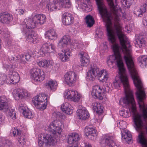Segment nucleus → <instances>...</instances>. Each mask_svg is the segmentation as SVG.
I'll use <instances>...</instances> for the list:
<instances>
[{"mask_svg": "<svg viewBox=\"0 0 147 147\" xmlns=\"http://www.w3.org/2000/svg\"><path fill=\"white\" fill-rule=\"evenodd\" d=\"M131 110L134 127L140 132L138 135L139 142L144 146H147V123L143 121L147 119V109H140V113H136V109Z\"/></svg>", "mask_w": 147, "mask_h": 147, "instance_id": "f257e3e1", "label": "nucleus"}, {"mask_svg": "<svg viewBox=\"0 0 147 147\" xmlns=\"http://www.w3.org/2000/svg\"><path fill=\"white\" fill-rule=\"evenodd\" d=\"M97 76L100 81L102 82L106 81L109 77L108 74L104 73V71H99V68L96 65L91 66V69L89 70L87 74V78L91 80L94 81Z\"/></svg>", "mask_w": 147, "mask_h": 147, "instance_id": "f03ea898", "label": "nucleus"}, {"mask_svg": "<svg viewBox=\"0 0 147 147\" xmlns=\"http://www.w3.org/2000/svg\"><path fill=\"white\" fill-rule=\"evenodd\" d=\"M46 17L45 15L37 14L35 15L32 19H26L24 20V24L26 25L28 28H34L37 25H41L44 24L46 21Z\"/></svg>", "mask_w": 147, "mask_h": 147, "instance_id": "7ed1b4c3", "label": "nucleus"}, {"mask_svg": "<svg viewBox=\"0 0 147 147\" xmlns=\"http://www.w3.org/2000/svg\"><path fill=\"white\" fill-rule=\"evenodd\" d=\"M58 6L61 7L69 9L71 7V3L70 0H50L46 7L49 11H51L56 10Z\"/></svg>", "mask_w": 147, "mask_h": 147, "instance_id": "20e7f679", "label": "nucleus"}, {"mask_svg": "<svg viewBox=\"0 0 147 147\" xmlns=\"http://www.w3.org/2000/svg\"><path fill=\"white\" fill-rule=\"evenodd\" d=\"M7 102V100L5 96H1V111H3L5 112L7 115L10 117H11L12 119L13 118L12 116L14 113L13 118L15 119H16V116L14 109L8 107Z\"/></svg>", "mask_w": 147, "mask_h": 147, "instance_id": "39448f33", "label": "nucleus"}, {"mask_svg": "<svg viewBox=\"0 0 147 147\" xmlns=\"http://www.w3.org/2000/svg\"><path fill=\"white\" fill-rule=\"evenodd\" d=\"M56 142L55 138L51 134H41L39 135L38 143L40 147H43L44 143L50 146H53L56 143Z\"/></svg>", "mask_w": 147, "mask_h": 147, "instance_id": "423d86ee", "label": "nucleus"}, {"mask_svg": "<svg viewBox=\"0 0 147 147\" xmlns=\"http://www.w3.org/2000/svg\"><path fill=\"white\" fill-rule=\"evenodd\" d=\"M1 80V84L4 83L15 84L18 83L20 81V77L17 72L13 71L12 72H10L8 77L4 74L2 77Z\"/></svg>", "mask_w": 147, "mask_h": 147, "instance_id": "0eeeda50", "label": "nucleus"}, {"mask_svg": "<svg viewBox=\"0 0 147 147\" xmlns=\"http://www.w3.org/2000/svg\"><path fill=\"white\" fill-rule=\"evenodd\" d=\"M62 126H63V125L62 121L57 120H55L50 123L47 129L54 135L57 134H60L62 131L61 127Z\"/></svg>", "mask_w": 147, "mask_h": 147, "instance_id": "6e6552de", "label": "nucleus"}, {"mask_svg": "<svg viewBox=\"0 0 147 147\" xmlns=\"http://www.w3.org/2000/svg\"><path fill=\"white\" fill-rule=\"evenodd\" d=\"M31 78L35 81L41 82L45 78L44 72L41 69L33 68L30 71Z\"/></svg>", "mask_w": 147, "mask_h": 147, "instance_id": "1a4fd4ad", "label": "nucleus"}, {"mask_svg": "<svg viewBox=\"0 0 147 147\" xmlns=\"http://www.w3.org/2000/svg\"><path fill=\"white\" fill-rule=\"evenodd\" d=\"M112 138L108 134L103 135L100 140L101 145L103 147L108 146L109 147H121L120 146H117L115 144L112 140Z\"/></svg>", "mask_w": 147, "mask_h": 147, "instance_id": "9d476101", "label": "nucleus"}, {"mask_svg": "<svg viewBox=\"0 0 147 147\" xmlns=\"http://www.w3.org/2000/svg\"><path fill=\"white\" fill-rule=\"evenodd\" d=\"M76 75L72 71L67 72L64 75L65 80L66 84L69 86L74 85L76 80Z\"/></svg>", "mask_w": 147, "mask_h": 147, "instance_id": "9b49d317", "label": "nucleus"}, {"mask_svg": "<svg viewBox=\"0 0 147 147\" xmlns=\"http://www.w3.org/2000/svg\"><path fill=\"white\" fill-rule=\"evenodd\" d=\"M12 94L13 97L16 100L22 99L29 96L27 91L20 89L14 90Z\"/></svg>", "mask_w": 147, "mask_h": 147, "instance_id": "f8f14e48", "label": "nucleus"}, {"mask_svg": "<svg viewBox=\"0 0 147 147\" xmlns=\"http://www.w3.org/2000/svg\"><path fill=\"white\" fill-rule=\"evenodd\" d=\"M78 109L77 113L79 119L85 120L89 118V114L85 107L80 105L78 106Z\"/></svg>", "mask_w": 147, "mask_h": 147, "instance_id": "ddd939ff", "label": "nucleus"}, {"mask_svg": "<svg viewBox=\"0 0 147 147\" xmlns=\"http://www.w3.org/2000/svg\"><path fill=\"white\" fill-rule=\"evenodd\" d=\"M79 140L78 134L74 133L69 135L68 142L70 144L69 147H78V142Z\"/></svg>", "mask_w": 147, "mask_h": 147, "instance_id": "4468645a", "label": "nucleus"}, {"mask_svg": "<svg viewBox=\"0 0 147 147\" xmlns=\"http://www.w3.org/2000/svg\"><path fill=\"white\" fill-rule=\"evenodd\" d=\"M40 50V52H41L43 54L48 53H54L55 52V47L54 44L45 43L42 45Z\"/></svg>", "mask_w": 147, "mask_h": 147, "instance_id": "2eb2a0df", "label": "nucleus"}, {"mask_svg": "<svg viewBox=\"0 0 147 147\" xmlns=\"http://www.w3.org/2000/svg\"><path fill=\"white\" fill-rule=\"evenodd\" d=\"M102 89V88L98 85H96L93 87L92 95L94 98H98L100 100L103 99Z\"/></svg>", "mask_w": 147, "mask_h": 147, "instance_id": "dca6fc26", "label": "nucleus"}, {"mask_svg": "<svg viewBox=\"0 0 147 147\" xmlns=\"http://www.w3.org/2000/svg\"><path fill=\"white\" fill-rule=\"evenodd\" d=\"M62 22L66 25H68L73 23L74 18L73 16L67 12L64 13L62 15Z\"/></svg>", "mask_w": 147, "mask_h": 147, "instance_id": "f3484780", "label": "nucleus"}, {"mask_svg": "<svg viewBox=\"0 0 147 147\" xmlns=\"http://www.w3.org/2000/svg\"><path fill=\"white\" fill-rule=\"evenodd\" d=\"M96 130L92 127H86L85 129V134L90 140H94L96 139L97 134Z\"/></svg>", "mask_w": 147, "mask_h": 147, "instance_id": "a211bd4d", "label": "nucleus"}, {"mask_svg": "<svg viewBox=\"0 0 147 147\" xmlns=\"http://www.w3.org/2000/svg\"><path fill=\"white\" fill-rule=\"evenodd\" d=\"M13 19L12 16L7 12L1 13V22L3 24H9Z\"/></svg>", "mask_w": 147, "mask_h": 147, "instance_id": "6ab92c4d", "label": "nucleus"}, {"mask_svg": "<svg viewBox=\"0 0 147 147\" xmlns=\"http://www.w3.org/2000/svg\"><path fill=\"white\" fill-rule=\"evenodd\" d=\"M23 28V31L25 32V34H28L26 37L27 40H29L30 43H34L35 42L33 37V36L32 34L34 32L32 31V30H31L32 28H28L26 27V25H24Z\"/></svg>", "mask_w": 147, "mask_h": 147, "instance_id": "aec40b11", "label": "nucleus"}, {"mask_svg": "<svg viewBox=\"0 0 147 147\" xmlns=\"http://www.w3.org/2000/svg\"><path fill=\"white\" fill-rule=\"evenodd\" d=\"M79 56L81 59L80 60L81 65L82 66H85L88 65L89 63V59L88 58V57L86 53L83 51H82L79 52Z\"/></svg>", "mask_w": 147, "mask_h": 147, "instance_id": "412c9836", "label": "nucleus"}, {"mask_svg": "<svg viewBox=\"0 0 147 147\" xmlns=\"http://www.w3.org/2000/svg\"><path fill=\"white\" fill-rule=\"evenodd\" d=\"M136 39L135 42L136 47L141 48L145 45V41L143 36H139L138 34L136 35Z\"/></svg>", "mask_w": 147, "mask_h": 147, "instance_id": "4be33fe9", "label": "nucleus"}, {"mask_svg": "<svg viewBox=\"0 0 147 147\" xmlns=\"http://www.w3.org/2000/svg\"><path fill=\"white\" fill-rule=\"evenodd\" d=\"M61 108L62 111L68 115L71 114L73 112V107L71 105L67 102L62 104Z\"/></svg>", "mask_w": 147, "mask_h": 147, "instance_id": "5701e85b", "label": "nucleus"}, {"mask_svg": "<svg viewBox=\"0 0 147 147\" xmlns=\"http://www.w3.org/2000/svg\"><path fill=\"white\" fill-rule=\"evenodd\" d=\"M32 102H35L37 103L38 102H47V98L45 94L42 93L33 98Z\"/></svg>", "mask_w": 147, "mask_h": 147, "instance_id": "b1692460", "label": "nucleus"}, {"mask_svg": "<svg viewBox=\"0 0 147 147\" xmlns=\"http://www.w3.org/2000/svg\"><path fill=\"white\" fill-rule=\"evenodd\" d=\"M146 6L144 4L143 6H142L140 8L136 7H135L134 13L139 17H142L143 15V14L147 10Z\"/></svg>", "mask_w": 147, "mask_h": 147, "instance_id": "393cba45", "label": "nucleus"}, {"mask_svg": "<svg viewBox=\"0 0 147 147\" xmlns=\"http://www.w3.org/2000/svg\"><path fill=\"white\" fill-rule=\"evenodd\" d=\"M64 52L61 53H59V57L62 61H65L67 60L72 54L70 52L69 50L67 49L64 50Z\"/></svg>", "mask_w": 147, "mask_h": 147, "instance_id": "a878e982", "label": "nucleus"}, {"mask_svg": "<svg viewBox=\"0 0 147 147\" xmlns=\"http://www.w3.org/2000/svg\"><path fill=\"white\" fill-rule=\"evenodd\" d=\"M93 110L98 114H101L103 112V107L99 103L94 102L92 104Z\"/></svg>", "mask_w": 147, "mask_h": 147, "instance_id": "bb28decb", "label": "nucleus"}, {"mask_svg": "<svg viewBox=\"0 0 147 147\" xmlns=\"http://www.w3.org/2000/svg\"><path fill=\"white\" fill-rule=\"evenodd\" d=\"M70 39L69 36H64L59 41L58 43V47L62 48L66 46L69 42H70Z\"/></svg>", "mask_w": 147, "mask_h": 147, "instance_id": "cd10ccee", "label": "nucleus"}, {"mask_svg": "<svg viewBox=\"0 0 147 147\" xmlns=\"http://www.w3.org/2000/svg\"><path fill=\"white\" fill-rule=\"evenodd\" d=\"M45 37L49 39L54 40L57 38V35L55 30L53 29L47 31L45 34Z\"/></svg>", "mask_w": 147, "mask_h": 147, "instance_id": "c85d7f7f", "label": "nucleus"}, {"mask_svg": "<svg viewBox=\"0 0 147 147\" xmlns=\"http://www.w3.org/2000/svg\"><path fill=\"white\" fill-rule=\"evenodd\" d=\"M140 66L142 68H144L147 65V56H141L138 58Z\"/></svg>", "mask_w": 147, "mask_h": 147, "instance_id": "c756f323", "label": "nucleus"}, {"mask_svg": "<svg viewBox=\"0 0 147 147\" xmlns=\"http://www.w3.org/2000/svg\"><path fill=\"white\" fill-rule=\"evenodd\" d=\"M122 138L123 139L127 141L128 142H130L131 140L132 136L130 131H121Z\"/></svg>", "mask_w": 147, "mask_h": 147, "instance_id": "7c9ffc66", "label": "nucleus"}, {"mask_svg": "<svg viewBox=\"0 0 147 147\" xmlns=\"http://www.w3.org/2000/svg\"><path fill=\"white\" fill-rule=\"evenodd\" d=\"M32 103L37 109L41 110H43L45 109L47 105V102H38L37 103L34 102Z\"/></svg>", "mask_w": 147, "mask_h": 147, "instance_id": "2f4dec72", "label": "nucleus"}, {"mask_svg": "<svg viewBox=\"0 0 147 147\" xmlns=\"http://www.w3.org/2000/svg\"><path fill=\"white\" fill-rule=\"evenodd\" d=\"M86 24L88 27H92L94 24V20L92 16L90 15H88L86 17Z\"/></svg>", "mask_w": 147, "mask_h": 147, "instance_id": "473e14b6", "label": "nucleus"}, {"mask_svg": "<svg viewBox=\"0 0 147 147\" xmlns=\"http://www.w3.org/2000/svg\"><path fill=\"white\" fill-rule=\"evenodd\" d=\"M32 54L30 53H26L24 55H22V57H21V59H20L19 61V63L25 64L26 63L24 59H25L26 61H28L30 58Z\"/></svg>", "mask_w": 147, "mask_h": 147, "instance_id": "72a5a7b5", "label": "nucleus"}, {"mask_svg": "<svg viewBox=\"0 0 147 147\" xmlns=\"http://www.w3.org/2000/svg\"><path fill=\"white\" fill-rule=\"evenodd\" d=\"M57 84L56 81L51 80L49 81L48 83H47V86L48 88H49L50 89L53 90L56 89Z\"/></svg>", "mask_w": 147, "mask_h": 147, "instance_id": "f704fd0d", "label": "nucleus"}, {"mask_svg": "<svg viewBox=\"0 0 147 147\" xmlns=\"http://www.w3.org/2000/svg\"><path fill=\"white\" fill-rule=\"evenodd\" d=\"M72 98H71L70 99L71 100L76 102L80 100V96L77 91L74 90L72 95Z\"/></svg>", "mask_w": 147, "mask_h": 147, "instance_id": "c9c22d12", "label": "nucleus"}, {"mask_svg": "<svg viewBox=\"0 0 147 147\" xmlns=\"http://www.w3.org/2000/svg\"><path fill=\"white\" fill-rule=\"evenodd\" d=\"M72 98H71L70 99L71 100L76 102L80 100V96L77 91L74 90L72 95Z\"/></svg>", "mask_w": 147, "mask_h": 147, "instance_id": "e433bc0d", "label": "nucleus"}, {"mask_svg": "<svg viewBox=\"0 0 147 147\" xmlns=\"http://www.w3.org/2000/svg\"><path fill=\"white\" fill-rule=\"evenodd\" d=\"M74 90H66L64 94L65 97L68 99H70L71 98H72V95Z\"/></svg>", "mask_w": 147, "mask_h": 147, "instance_id": "4c0bfd02", "label": "nucleus"}, {"mask_svg": "<svg viewBox=\"0 0 147 147\" xmlns=\"http://www.w3.org/2000/svg\"><path fill=\"white\" fill-rule=\"evenodd\" d=\"M23 111V114L28 119H30L33 117V115L29 110L28 109L26 110L25 109H24Z\"/></svg>", "mask_w": 147, "mask_h": 147, "instance_id": "58836bf2", "label": "nucleus"}, {"mask_svg": "<svg viewBox=\"0 0 147 147\" xmlns=\"http://www.w3.org/2000/svg\"><path fill=\"white\" fill-rule=\"evenodd\" d=\"M130 111V109L129 111H119V114L121 116L125 118H127L131 115V113H129Z\"/></svg>", "mask_w": 147, "mask_h": 147, "instance_id": "ea45409f", "label": "nucleus"}, {"mask_svg": "<svg viewBox=\"0 0 147 147\" xmlns=\"http://www.w3.org/2000/svg\"><path fill=\"white\" fill-rule=\"evenodd\" d=\"M38 63L40 67H45L47 66L48 61L46 60H42L40 61Z\"/></svg>", "mask_w": 147, "mask_h": 147, "instance_id": "a19ab883", "label": "nucleus"}, {"mask_svg": "<svg viewBox=\"0 0 147 147\" xmlns=\"http://www.w3.org/2000/svg\"><path fill=\"white\" fill-rule=\"evenodd\" d=\"M20 57V56L18 55L17 56H15L13 57H10L9 59V60L11 61L12 63H14L17 62L18 60H19L18 58Z\"/></svg>", "mask_w": 147, "mask_h": 147, "instance_id": "79ce46f5", "label": "nucleus"}, {"mask_svg": "<svg viewBox=\"0 0 147 147\" xmlns=\"http://www.w3.org/2000/svg\"><path fill=\"white\" fill-rule=\"evenodd\" d=\"M121 2L123 4L125 7L129 8L131 5L130 3L127 0H121Z\"/></svg>", "mask_w": 147, "mask_h": 147, "instance_id": "37998d69", "label": "nucleus"}, {"mask_svg": "<svg viewBox=\"0 0 147 147\" xmlns=\"http://www.w3.org/2000/svg\"><path fill=\"white\" fill-rule=\"evenodd\" d=\"M109 86H111L110 84H109V85L106 84L105 86H104V88H103L104 92L109 93L111 91L112 89L110 88Z\"/></svg>", "mask_w": 147, "mask_h": 147, "instance_id": "c03bdc74", "label": "nucleus"}, {"mask_svg": "<svg viewBox=\"0 0 147 147\" xmlns=\"http://www.w3.org/2000/svg\"><path fill=\"white\" fill-rule=\"evenodd\" d=\"M53 115L55 116V117L56 119H58L59 118H62V117H65V115H62L59 112H55L53 113Z\"/></svg>", "mask_w": 147, "mask_h": 147, "instance_id": "a18cd8bd", "label": "nucleus"}, {"mask_svg": "<svg viewBox=\"0 0 147 147\" xmlns=\"http://www.w3.org/2000/svg\"><path fill=\"white\" fill-rule=\"evenodd\" d=\"M15 13L18 15H22L24 13V10L22 9H16Z\"/></svg>", "mask_w": 147, "mask_h": 147, "instance_id": "49530a36", "label": "nucleus"}, {"mask_svg": "<svg viewBox=\"0 0 147 147\" xmlns=\"http://www.w3.org/2000/svg\"><path fill=\"white\" fill-rule=\"evenodd\" d=\"M18 140L20 144L22 143L24 144V142H26V140L23 137L18 138Z\"/></svg>", "mask_w": 147, "mask_h": 147, "instance_id": "de8ad7c7", "label": "nucleus"}, {"mask_svg": "<svg viewBox=\"0 0 147 147\" xmlns=\"http://www.w3.org/2000/svg\"><path fill=\"white\" fill-rule=\"evenodd\" d=\"M143 22L144 25L147 26V14H145L144 16Z\"/></svg>", "mask_w": 147, "mask_h": 147, "instance_id": "09e8293b", "label": "nucleus"}, {"mask_svg": "<svg viewBox=\"0 0 147 147\" xmlns=\"http://www.w3.org/2000/svg\"><path fill=\"white\" fill-rule=\"evenodd\" d=\"M11 40L9 38H7L6 40V45L7 47H9L11 45Z\"/></svg>", "mask_w": 147, "mask_h": 147, "instance_id": "8fccbe9b", "label": "nucleus"}, {"mask_svg": "<svg viewBox=\"0 0 147 147\" xmlns=\"http://www.w3.org/2000/svg\"><path fill=\"white\" fill-rule=\"evenodd\" d=\"M5 142L6 144V145L8 146L9 147H11L12 146V142L8 140H5Z\"/></svg>", "mask_w": 147, "mask_h": 147, "instance_id": "3c124183", "label": "nucleus"}, {"mask_svg": "<svg viewBox=\"0 0 147 147\" xmlns=\"http://www.w3.org/2000/svg\"><path fill=\"white\" fill-rule=\"evenodd\" d=\"M3 67H5L6 69H9L11 68L12 66L11 65H8L6 64H3Z\"/></svg>", "mask_w": 147, "mask_h": 147, "instance_id": "603ef678", "label": "nucleus"}, {"mask_svg": "<svg viewBox=\"0 0 147 147\" xmlns=\"http://www.w3.org/2000/svg\"><path fill=\"white\" fill-rule=\"evenodd\" d=\"M113 84L115 88H118V87H119L120 85L117 81H116L115 82H114Z\"/></svg>", "mask_w": 147, "mask_h": 147, "instance_id": "864d4df0", "label": "nucleus"}, {"mask_svg": "<svg viewBox=\"0 0 147 147\" xmlns=\"http://www.w3.org/2000/svg\"><path fill=\"white\" fill-rule=\"evenodd\" d=\"M4 34H3V36H4L5 37H8V33L9 32L7 31V29H6L5 31H4Z\"/></svg>", "mask_w": 147, "mask_h": 147, "instance_id": "5fc2aeb1", "label": "nucleus"}, {"mask_svg": "<svg viewBox=\"0 0 147 147\" xmlns=\"http://www.w3.org/2000/svg\"><path fill=\"white\" fill-rule=\"evenodd\" d=\"M96 35L99 37L101 38L103 35V33L102 32L99 30L98 33H96Z\"/></svg>", "mask_w": 147, "mask_h": 147, "instance_id": "6e6d98bb", "label": "nucleus"}, {"mask_svg": "<svg viewBox=\"0 0 147 147\" xmlns=\"http://www.w3.org/2000/svg\"><path fill=\"white\" fill-rule=\"evenodd\" d=\"M120 125H122V124H124L125 125V126H122L121 127V129H124L125 128V127H126V123L124 121H122V122H119Z\"/></svg>", "mask_w": 147, "mask_h": 147, "instance_id": "4d7b16f0", "label": "nucleus"}, {"mask_svg": "<svg viewBox=\"0 0 147 147\" xmlns=\"http://www.w3.org/2000/svg\"><path fill=\"white\" fill-rule=\"evenodd\" d=\"M19 110L20 111L22 110L23 111L24 109H25V108L23 106V105L22 104L20 105H19V107H18Z\"/></svg>", "mask_w": 147, "mask_h": 147, "instance_id": "13d9d810", "label": "nucleus"}, {"mask_svg": "<svg viewBox=\"0 0 147 147\" xmlns=\"http://www.w3.org/2000/svg\"><path fill=\"white\" fill-rule=\"evenodd\" d=\"M17 129H15L13 131V134L14 136H17Z\"/></svg>", "mask_w": 147, "mask_h": 147, "instance_id": "bf43d9fd", "label": "nucleus"}, {"mask_svg": "<svg viewBox=\"0 0 147 147\" xmlns=\"http://www.w3.org/2000/svg\"><path fill=\"white\" fill-rule=\"evenodd\" d=\"M21 131L19 129H17V135L20 136L21 135Z\"/></svg>", "mask_w": 147, "mask_h": 147, "instance_id": "052dcab7", "label": "nucleus"}, {"mask_svg": "<svg viewBox=\"0 0 147 147\" xmlns=\"http://www.w3.org/2000/svg\"><path fill=\"white\" fill-rule=\"evenodd\" d=\"M85 147H92V146L89 143H86L85 144Z\"/></svg>", "mask_w": 147, "mask_h": 147, "instance_id": "680f3d73", "label": "nucleus"}, {"mask_svg": "<svg viewBox=\"0 0 147 147\" xmlns=\"http://www.w3.org/2000/svg\"><path fill=\"white\" fill-rule=\"evenodd\" d=\"M1 120H4V117L3 116H2V117H1Z\"/></svg>", "mask_w": 147, "mask_h": 147, "instance_id": "e2e57ef3", "label": "nucleus"}, {"mask_svg": "<svg viewBox=\"0 0 147 147\" xmlns=\"http://www.w3.org/2000/svg\"><path fill=\"white\" fill-rule=\"evenodd\" d=\"M85 1H86L87 3H89V2L90 1V0H85Z\"/></svg>", "mask_w": 147, "mask_h": 147, "instance_id": "0e129e2a", "label": "nucleus"}, {"mask_svg": "<svg viewBox=\"0 0 147 147\" xmlns=\"http://www.w3.org/2000/svg\"><path fill=\"white\" fill-rule=\"evenodd\" d=\"M91 10H92V9H90V8L89 9H88V11H90Z\"/></svg>", "mask_w": 147, "mask_h": 147, "instance_id": "69168bd1", "label": "nucleus"}, {"mask_svg": "<svg viewBox=\"0 0 147 147\" xmlns=\"http://www.w3.org/2000/svg\"><path fill=\"white\" fill-rule=\"evenodd\" d=\"M86 6H87V5H86V9H87V8H88V7H86Z\"/></svg>", "mask_w": 147, "mask_h": 147, "instance_id": "338daca9", "label": "nucleus"}, {"mask_svg": "<svg viewBox=\"0 0 147 147\" xmlns=\"http://www.w3.org/2000/svg\"><path fill=\"white\" fill-rule=\"evenodd\" d=\"M1 122H2V124H3V123H5L4 122H3L2 121H1Z\"/></svg>", "mask_w": 147, "mask_h": 147, "instance_id": "774afa93", "label": "nucleus"}]
</instances>
